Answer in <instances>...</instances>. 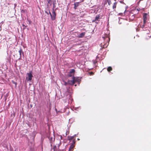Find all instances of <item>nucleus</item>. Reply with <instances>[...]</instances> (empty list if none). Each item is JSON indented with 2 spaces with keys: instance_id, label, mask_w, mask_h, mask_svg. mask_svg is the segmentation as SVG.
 <instances>
[{
  "instance_id": "1",
  "label": "nucleus",
  "mask_w": 151,
  "mask_h": 151,
  "mask_svg": "<svg viewBox=\"0 0 151 151\" xmlns=\"http://www.w3.org/2000/svg\"><path fill=\"white\" fill-rule=\"evenodd\" d=\"M147 14L146 13H144L143 15V24H142V23L139 24L138 25V27L145 28V27L146 24V20L147 19Z\"/></svg>"
},
{
  "instance_id": "2",
  "label": "nucleus",
  "mask_w": 151,
  "mask_h": 151,
  "mask_svg": "<svg viewBox=\"0 0 151 151\" xmlns=\"http://www.w3.org/2000/svg\"><path fill=\"white\" fill-rule=\"evenodd\" d=\"M56 9H52V16H51V18L52 20H55L56 19V13L55 12Z\"/></svg>"
},
{
  "instance_id": "3",
  "label": "nucleus",
  "mask_w": 151,
  "mask_h": 151,
  "mask_svg": "<svg viewBox=\"0 0 151 151\" xmlns=\"http://www.w3.org/2000/svg\"><path fill=\"white\" fill-rule=\"evenodd\" d=\"M143 30L146 31L145 33L147 34H149L150 33V31L149 30V28L147 26V25H146V26L145 27V28H142Z\"/></svg>"
},
{
  "instance_id": "4",
  "label": "nucleus",
  "mask_w": 151,
  "mask_h": 151,
  "mask_svg": "<svg viewBox=\"0 0 151 151\" xmlns=\"http://www.w3.org/2000/svg\"><path fill=\"white\" fill-rule=\"evenodd\" d=\"M72 78V80L68 81V83L70 84L73 85L75 83V77H73Z\"/></svg>"
},
{
  "instance_id": "5",
  "label": "nucleus",
  "mask_w": 151,
  "mask_h": 151,
  "mask_svg": "<svg viewBox=\"0 0 151 151\" xmlns=\"http://www.w3.org/2000/svg\"><path fill=\"white\" fill-rule=\"evenodd\" d=\"M49 140L50 141V143H51V145H52V144L54 142L55 138L54 137H52L50 136L49 137Z\"/></svg>"
},
{
  "instance_id": "6",
  "label": "nucleus",
  "mask_w": 151,
  "mask_h": 151,
  "mask_svg": "<svg viewBox=\"0 0 151 151\" xmlns=\"http://www.w3.org/2000/svg\"><path fill=\"white\" fill-rule=\"evenodd\" d=\"M27 75L28 76V81H31L32 79V77H33L32 74V72H31L29 73H27Z\"/></svg>"
},
{
  "instance_id": "7",
  "label": "nucleus",
  "mask_w": 151,
  "mask_h": 151,
  "mask_svg": "<svg viewBox=\"0 0 151 151\" xmlns=\"http://www.w3.org/2000/svg\"><path fill=\"white\" fill-rule=\"evenodd\" d=\"M74 145L73 144H72L70 146L69 148V151H73V148L74 147Z\"/></svg>"
},
{
  "instance_id": "8",
  "label": "nucleus",
  "mask_w": 151,
  "mask_h": 151,
  "mask_svg": "<svg viewBox=\"0 0 151 151\" xmlns=\"http://www.w3.org/2000/svg\"><path fill=\"white\" fill-rule=\"evenodd\" d=\"M99 17H100L99 16H96L95 17L94 21H93V22L94 21H95V22H96V23H98V22H97V21H99Z\"/></svg>"
},
{
  "instance_id": "9",
  "label": "nucleus",
  "mask_w": 151,
  "mask_h": 151,
  "mask_svg": "<svg viewBox=\"0 0 151 151\" xmlns=\"http://www.w3.org/2000/svg\"><path fill=\"white\" fill-rule=\"evenodd\" d=\"M117 2H115L114 3V4L112 6L113 9L114 11H115V9L116 7Z\"/></svg>"
},
{
  "instance_id": "10",
  "label": "nucleus",
  "mask_w": 151,
  "mask_h": 151,
  "mask_svg": "<svg viewBox=\"0 0 151 151\" xmlns=\"http://www.w3.org/2000/svg\"><path fill=\"white\" fill-rule=\"evenodd\" d=\"M85 32H82L80 34L78 35V37L79 38H82L85 35Z\"/></svg>"
},
{
  "instance_id": "11",
  "label": "nucleus",
  "mask_w": 151,
  "mask_h": 151,
  "mask_svg": "<svg viewBox=\"0 0 151 151\" xmlns=\"http://www.w3.org/2000/svg\"><path fill=\"white\" fill-rule=\"evenodd\" d=\"M79 2H76L74 3V8L75 9H77V7L79 5Z\"/></svg>"
},
{
  "instance_id": "12",
  "label": "nucleus",
  "mask_w": 151,
  "mask_h": 151,
  "mask_svg": "<svg viewBox=\"0 0 151 151\" xmlns=\"http://www.w3.org/2000/svg\"><path fill=\"white\" fill-rule=\"evenodd\" d=\"M114 0H107V2L108 3V5H110L112 4V3H113Z\"/></svg>"
},
{
  "instance_id": "13",
  "label": "nucleus",
  "mask_w": 151,
  "mask_h": 151,
  "mask_svg": "<svg viewBox=\"0 0 151 151\" xmlns=\"http://www.w3.org/2000/svg\"><path fill=\"white\" fill-rule=\"evenodd\" d=\"M75 81L76 82H80L81 81L80 79L79 78H76L75 77Z\"/></svg>"
},
{
  "instance_id": "14",
  "label": "nucleus",
  "mask_w": 151,
  "mask_h": 151,
  "mask_svg": "<svg viewBox=\"0 0 151 151\" xmlns=\"http://www.w3.org/2000/svg\"><path fill=\"white\" fill-rule=\"evenodd\" d=\"M112 68L111 66H109L107 68V70L108 72H110L112 70Z\"/></svg>"
},
{
  "instance_id": "15",
  "label": "nucleus",
  "mask_w": 151,
  "mask_h": 151,
  "mask_svg": "<svg viewBox=\"0 0 151 151\" xmlns=\"http://www.w3.org/2000/svg\"><path fill=\"white\" fill-rule=\"evenodd\" d=\"M27 11L26 10L22 9L21 10V13H27Z\"/></svg>"
},
{
  "instance_id": "16",
  "label": "nucleus",
  "mask_w": 151,
  "mask_h": 151,
  "mask_svg": "<svg viewBox=\"0 0 151 151\" xmlns=\"http://www.w3.org/2000/svg\"><path fill=\"white\" fill-rule=\"evenodd\" d=\"M75 72V70L74 69H71L69 72L70 74L74 73Z\"/></svg>"
},
{
  "instance_id": "17",
  "label": "nucleus",
  "mask_w": 151,
  "mask_h": 151,
  "mask_svg": "<svg viewBox=\"0 0 151 151\" xmlns=\"http://www.w3.org/2000/svg\"><path fill=\"white\" fill-rule=\"evenodd\" d=\"M47 4H50V5H52V0H47Z\"/></svg>"
},
{
  "instance_id": "18",
  "label": "nucleus",
  "mask_w": 151,
  "mask_h": 151,
  "mask_svg": "<svg viewBox=\"0 0 151 151\" xmlns=\"http://www.w3.org/2000/svg\"><path fill=\"white\" fill-rule=\"evenodd\" d=\"M19 53L20 58H21V53L23 52V51H22V50L21 49H20L19 50Z\"/></svg>"
},
{
  "instance_id": "19",
  "label": "nucleus",
  "mask_w": 151,
  "mask_h": 151,
  "mask_svg": "<svg viewBox=\"0 0 151 151\" xmlns=\"http://www.w3.org/2000/svg\"><path fill=\"white\" fill-rule=\"evenodd\" d=\"M68 139L69 140H72L74 138L73 136H68Z\"/></svg>"
},
{
  "instance_id": "20",
  "label": "nucleus",
  "mask_w": 151,
  "mask_h": 151,
  "mask_svg": "<svg viewBox=\"0 0 151 151\" xmlns=\"http://www.w3.org/2000/svg\"><path fill=\"white\" fill-rule=\"evenodd\" d=\"M101 47H102V46L103 45L102 47L103 48H104L107 47V46L106 45H103L102 43H101Z\"/></svg>"
},
{
  "instance_id": "21",
  "label": "nucleus",
  "mask_w": 151,
  "mask_h": 151,
  "mask_svg": "<svg viewBox=\"0 0 151 151\" xmlns=\"http://www.w3.org/2000/svg\"><path fill=\"white\" fill-rule=\"evenodd\" d=\"M12 83H13V84H15V86H17V82H14V81H12Z\"/></svg>"
},
{
  "instance_id": "22",
  "label": "nucleus",
  "mask_w": 151,
  "mask_h": 151,
  "mask_svg": "<svg viewBox=\"0 0 151 151\" xmlns=\"http://www.w3.org/2000/svg\"><path fill=\"white\" fill-rule=\"evenodd\" d=\"M72 76V75L71 74H70L69 73L68 74V77H71Z\"/></svg>"
},
{
  "instance_id": "23",
  "label": "nucleus",
  "mask_w": 151,
  "mask_h": 151,
  "mask_svg": "<svg viewBox=\"0 0 151 151\" xmlns=\"http://www.w3.org/2000/svg\"><path fill=\"white\" fill-rule=\"evenodd\" d=\"M22 26L23 27H24L23 29H24L26 28V27H27V26H26L25 25H24V24H22Z\"/></svg>"
},
{
  "instance_id": "24",
  "label": "nucleus",
  "mask_w": 151,
  "mask_h": 151,
  "mask_svg": "<svg viewBox=\"0 0 151 151\" xmlns=\"http://www.w3.org/2000/svg\"><path fill=\"white\" fill-rule=\"evenodd\" d=\"M56 148V146H54L53 147V150L54 151L55 150V148Z\"/></svg>"
},
{
  "instance_id": "25",
  "label": "nucleus",
  "mask_w": 151,
  "mask_h": 151,
  "mask_svg": "<svg viewBox=\"0 0 151 151\" xmlns=\"http://www.w3.org/2000/svg\"><path fill=\"white\" fill-rule=\"evenodd\" d=\"M56 4V1L55 0H54L53 1V4L55 5Z\"/></svg>"
},
{
  "instance_id": "26",
  "label": "nucleus",
  "mask_w": 151,
  "mask_h": 151,
  "mask_svg": "<svg viewBox=\"0 0 151 151\" xmlns=\"http://www.w3.org/2000/svg\"><path fill=\"white\" fill-rule=\"evenodd\" d=\"M53 9H54V8L55 7V4H53Z\"/></svg>"
},
{
  "instance_id": "27",
  "label": "nucleus",
  "mask_w": 151,
  "mask_h": 151,
  "mask_svg": "<svg viewBox=\"0 0 151 151\" xmlns=\"http://www.w3.org/2000/svg\"><path fill=\"white\" fill-rule=\"evenodd\" d=\"M89 73L90 74V75H92L93 74V73L92 72H90Z\"/></svg>"
},
{
  "instance_id": "28",
  "label": "nucleus",
  "mask_w": 151,
  "mask_h": 151,
  "mask_svg": "<svg viewBox=\"0 0 151 151\" xmlns=\"http://www.w3.org/2000/svg\"><path fill=\"white\" fill-rule=\"evenodd\" d=\"M49 14H50V15L51 16H52V14L51 13L50 11V10H49Z\"/></svg>"
},
{
  "instance_id": "29",
  "label": "nucleus",
  "mask_w": 151,
  "mask_h": 151,
  "mask_svg": "<svg viewBox=\"0 0 151 151\" xmlns=\"http://www.w3.org/2000/svg\"><path fill=\"white\" fill-rule=\"evenodd\" d=\"M68 83H67L66 82H64V85L65 86H66L67 85Z\"/></svg>"
},
{
  "instance_id": "30",
  "label": "nucleus",
  "mask_w": 151,
  "mask_h": 151,
  "mask_svg": "<svg viewBox=\"0 0 151 151\" xmlns=\"http://www.w3.org/2000/svg\"><path fill=\"white\" fill-rule=\"evenodd\" d=\"M45 13H46V14H47L48 15L49 14V13H48L47 11H45Z\"/></svg>"
}]
</instances>
